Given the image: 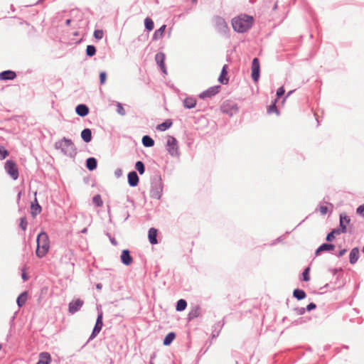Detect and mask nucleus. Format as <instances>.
Returning <instances> with one entry per match:
<instances>
[{
    "label": "nucleus",
    "instance_id": "f257e3e1",
    "mask_svg": "<svg viewBox=\"0 0 364 364\" xmlns=\"http://www.w3.org/2000/svg\"><path fill=\"white\" fill-rule=\"evenodd\" d=\"M253 21L252 16L244 14L232 18V26L237 33H245L252 26Z\"/></svg>",
    "mask_w": 364,
    "mask_h": 364
},
{
    "label": "nucleus",
    "instance_id": "f03ea898",
    "mask_svg": "<svg viewBox=\"0 0 364 364\" xmlns=\"http://www.w3.org/2000/svg\"><path fill=\"white\" fill-rule=\"evenodd\" d=\"M54 146L56 149H60L64 155L70 158H75L77 153L74 143L66 137L56 141Z\"/></svg>",
    "mask_w": 364,
    "mask_h": 364
},
{
    "label": "nucleus",
    "instance_id": "7ed1b4c3",
    "mask_svg": "<svg viewBox=\"0 0 364 364\" xmlns=\"http://www.w3.org/2000/svg\"><path fill=\"white\" fill-rule=\"evenodd\" d=\"M37 248L36 255L38 258H43L46 255L50 249V240L48 234L41 231L36 238Z\"/></svg>",
    "mask_w": 364,
    "mask_h": 364
},
{
    "label": "nucleus",
    "instance_id": "20e7f679",
    "mask_svg": "<svg viewBox=\"0 0 364 364\" xmlns=\"http://www.w3.org/2000/svg\"><path fill=\"white\" fill-rule=\"evenodd\" d=\"M163 182L160 175L154 176L151 181L150 196L159 200L162 196Z\"/></svg>",
    "mask_w": 364,
    "mask_h": 364
},
{
    "label": "nucleus",
    "instance_id": "39448f33",
    "mask_svg": "<svg viewBox=\"0 0 364 364\" xmlns=\"http://www.w3.org/2000/svg\"><path fill=\"white\" fill-rule=\"evenodd\" d=\"M4 169L13 180H16L18 178V169L15 161L7 160L4 164Z\"/></svg>",
    "mask_w": 364,
    "mask_h": 364
},
{
    "label": "nucleus",
    "instance_id": "423d86ee",
    "mask_svg": "<svg viewBox=\"0 0 364 364\" xmlns=\"http://www.w3.org/2000/svg\"><path fill=\"white\" fill-rule=\"evenodd\" d=\"M166 151L171 156H179L178 141L175 137L172 136H168Z\"/></svg>",
    "mask_w": 364,
    "mask_h": 364
},
{
    "label": "nucleus",
    "instance_id": "0eeeda50",
    "mask_svg": "<svg viewBox=\"0 0 364 364\" xmlns=\"http://www.w3.org/2000/svg\"><path fill=\"white\" fill-rule=\"evenodd\" d=\"M221 110L229 116H233L238 112V107L236 103L226 101L221 106Z\"/></svg>",
    "mask_w": 364,
    "mask_h": 364
},
{
    "label": "nucleus",
    "instance_id": "6e6552de",
    "mask_svg": "<svg viewBox=\"0 0 364 364\" xmlns=\"http://www.w3.org/2000/svg\"><path fill=\"white\" fill-rule=\"evenodd\" d=\"M215 23L216 30L219 33L225 34L229 31L228 26L225 21L222 17L216 16L215 18Z\"/></svg>",
    "mask_w": 364,
    "mask_h": 364
},
{
    "label": "nucleus",
    "instance_id": "1a4fd4ad",
    "mask_svg": "<svg viewBox=\"0 0 364 364\" xmlns=\"http://www.w3.org/2000/svg\"><path fill=\"white\" fill-rule=\"evenodd\" d=\"M220 88H221V87L220 85H215V86L210 87L208 89H207L206 90L200 93L198 97L203 100L208 98V97H212L215 96V95H217L220 92Z\"/></svg>",
    "mask_w": 364,
    "mask_h": 364
},
{
    "label": "nucleus",
    "instance_id": "9d476101",
    "mask_svg": "<svg viewBox=\"0 0 364 364\" xmlns=\"http://www.w3.org/2000/svg\"><path fill=\"white\" fill-rule=\"evenodd\" d=\"M166 55L163 52H159L155 55V60L156 64L159 66L162 73L165 75L167 74V70L165 65Z\"/></svg>",
    "mask_w": 364,
    "mask_h": 364
},
{
    "label": "nucleus",
    "instance_id": "9b49d317",
    "mask_svg": "<svg viewBox=\"0 0 364 364\" xmlns=\"http://www.w3.org/2000/svg\"><path fill=\"white\" fill-rule=\"evenodd\" d=\"M84 301L80 299H77L75 300H73L69 303V312L71 314H73L78 311L80 308L82 306Z\"/></svg>",
    "mask_w": 364,
    "mask_h": 364
},
{
    "label": "nucleus",
    "instance_id": "f8f14e48",
    "mask_svg": "<svg viewBox=\"0 0 364 364\" xmlns=\"http://www.w3.org/2000/svg\"><path fill=\"white\" fill-rule=\"evenodd\" d=\"M120 259L121 262L126 266H129L133 262V258L131 256L130 251L128 249L122 250Z\"/></svg>",
    "mask_w": 364,
    "mask_h": 364
},
{
    "label": "nucleus",
    "instance_id": "ddd939ff",
    "mask_svg": "<svg viewBox=\"0 0 364 364\" xmlns=\"http://www.w3.org/2000/svg\"><path fill=\"white\" fill-rule=\"evenodd\" d=\"M335 249V245L331 243H323L315 251V256L320 255L323 252H330Z\"/></svg>",
    "mask_w": 364,
    "mask_h": 364
},
{
    "label": "nucleus",
    "instance_id": "4468645a",
    "mask_svg": "<svg viewBox=\"0 0 364 364\" xmlns=\"http://www.w3.org/2000/svg\"><path fill=\"white\" fill-rule=\"evenodd\" d=\"M128 183L130 187H136L139 182V178L135 171H130L127 175Z\"/></svg>",
    "mask_w": 364,
    "mask_h": 364
},
{
    "label": "nucleus",
    "instance_id": "2eb2a0df",
    "mask_svg": "<svg viewBox=\"0 0 364 364\" xmlns=\"http://www.w3.org/2000/svg\"><path fill=\"white\" fill-rule=\"evenodd\" d=\"M16 77V73L11 70H6L0 73V80H13Z\"/></svg>",
    "mask_w": 364,
    "mask_h": 364
},
{
    "label": "nucleus",
    "instance_id": "dca6fc26",
    "mask_svg": "<svg viewBox=\"0 0 364 364\" xmlns=\"http://www.w3.org/2000/svg\"><path fill=\"white\" fill-rule=\"evenodd\" d=\"M75 112L80 117H84L89 114V107L85 104H80L76 106Z\"/></svg>",
    "mask_w": 364,
    "mask_h": 364
},
{
    "label": "nucleus",
    "instance_id": "f3484780",
    "mask_svg": "<svg viewBox=\"0 0 364 364\" xmlns=\"http://www.w3.org/2000/svg\"><path fill=\"white\" fill-rule=\"evenodd\" d=\"M158 230L154 228H151L148 232L149 241L151 245L158 244L157 240Z\"/></svg>",
    "mask_w": 364,
    "mask_h": 364
},
{
    "label": "nucleus",
    "instance_id": "a211bd4d",
    "mask_svg": "<svg viewBox=\"0 0 364 364\" xmlns=\"http://www.w3.org/2000/svg\"><path fill=\"white\" fill-rule=\"evenodd\" d=\"M227 68H228L227 65H223L221 73H220V75L218 77V81L222 85H227L229 82V78L227 77V75H228Z\"/></svg>",
    "mask_w": 364,
    "mask_h": 364
},
{
    "label": "nucleus",
    "instance_id": "6ab92c4d",
    "mask_svg": "<svg viewBox=\"0 0 364 364\" xmlns=\"http://www.w3.org/2000/svg\"><path fill=\"white\" fill-rule=\"evenodd\" d=\"M225 324V321H220L214 324L213 326V332H212V338H216L219 336L223 326Z\"/></svg>",
    "mask_w": 364,
    "mask_h": 364
},
{
    "label": "nucleus",
    "instance_id": "aec40b11",
    "mask_svg": "<svg viewBox=\"0 0 364 364\" xmlns=\"http://www.w3.org/2000/svg\"><path fill=\"white\" fill-rule=\"evenodd\" d=\"M51 356L48 352H42L39 354V359L36 364H50Z\"/></svg>",
    "mask_w": 364,
    "mask_h": 364
},
{
    "label": "nucleus",
    "instance_id": "412c9836",
    "mask_svg": "<svg viewBox=\"0 0 364 364\" xmlns=\"http://www.w3.org/2000/svg\"><path fill=\"white\" fill-rule=\"evenodd\" d=\"M359 258V248L355 247H353L349 255V262L351 264H354L357 262Z\"/></svg>",
    "mask_w": 364,
    "mask_h": 364
},
{
    "label": "nucleus",
    "instance_id": "4be33fe9",
    "mask_svg": "<svg viewBox=\"0 0 364 364\" xmlns=\"http://www.w3.org/2000/svg\"><path fill=\"white\" fill-rule=\"evenodd\" d=\"M31 213L33 218H35L37 215L41 213V212L42 210V208L38 204L36 198L34 199V202L31 203Z\"/></svg>",
    "mask_w": 364,
    "mask_h": 364
},
{
    "label": "nucleus",
    "instance_id": "5701e85b",
    "mask_svg": "<svg viewBox=\"0 0 364 364\" xmlns=\"http://www.w3.org/2000/svg\"><path fill=\"white\" fill-rule=\"evenodd\" d=\"M196 100L193 97H187L183 101V107L186 109H192L196 105Z\"/></svg>",
    "mask_w": 364,
    "mask_h": 364
},
{
    "label": "nucleus",
    "instance_id": "b1692460",
    "mask_svg": "<svg viewBox=\"0 0 364 364\" xmlns=\"http://www.w3.org/2000/svg\"><path fill=\"white\" fill-rule=\"evenodd\" d=\"M85 166L89 171H94L97 167V161L95 157H89L86 160Z\"/></svg>",
    "mask_w": 364,
    "mask_h": 364
},
{
    "label": "nucleus",
    "instance_id": "393cba45",
    "mask_svg": "<svg viewBox=\"0 0 364 364\" xmlns=\"http://www.w3.org/2000/svg\"><path fill=\"white\" fill-rule=\"evenodd\" d=\"M82 139L85 143H89L92 141V132L91 129L89 128L84 129L80 134Z\"/></svg>",
    "mask_w": 364,
    "mask_h": 364
},
{
    "label": "nucleus",
    "instance_id": "a878e982",
    "mask_svg": "<svg viewBox=\"0 0 364 364\" xmlns=\"http://www.w3.org/2000/svg\"><path fill=\"white\" fill-rule=\"evenodd\" d=\"M200 306H194L188 313V320L190 321H192L193 320L194 318H197L200 315Z\"/></svg>",
    "mask_w": 364,
    "mask_h": 364
},
{
    "label": "nucleus",
    "instance_id": "bb28decb",
    "mask_svg": "<svg viewBox=\"0 0 364 364\" xmlns=\"http://www.w3.org/2000/svg\"><path fill=\"white\" fill-rule=\"evenodd\" d=\"M166 25H162L159 29L156 30L152 36V41H157L161 38L166 30Z\"/></svg>",
    "mask_w": 364,
    "mask_h": 364
},
{
    "label": "nucleus",
    "instance_id": "cd10ccee",
    "mask_svg": "<svg viewBox=\"0 0 364 364\" xmlns=\"http://www.w3.org/2000/svg\"><path fill=\"white\" fill-rule=\"evenodd\" d=\"M173 124V122L171 119H166L164 122L158 124L156 126V129L160 132H164L168 129Z\"/></svg>",
    "mask_w": 364,
    "mask_h": 364
},
{
    "label": "nucleus",
    "instance_id": "c85d7f7f",
    "mask_svg": "<svg viewBox=\"0 0 364 364\" xmlns=\"http://www.w3.org/2000/svg\"><path fill=\"white\" fill-rule=\"evenodd\" d=\"M141 143L145 147H152L154 145V140L149 135L142 137Z\"/></svg>",
    "mask_w": 364,
    "mask_h": 364
},
{
    "label": "nucleus",
    "instance_id": "c756f323",
    "mask_svg": "<svg viewBox=\"0 0 364 364\" xmlns=\"http://www.w3.org/2000/svg\"><path fill=\"white\" fill-rule=\"evenodd\" d=\"M28 294L26 291L22 292L16 299V303L18 307H22L26 302Z\"/></svg>",
    "mask_w": 364,
    "mask_h": 364
},
{
    "label": "nucleus",
    "instance_id": "7c9ffc66",
    "mask_svg": "<svg viewBox=\"0 0 364 364\" xmlns=\"http://www.w3.org/2000/svg\"><path fill=\"white\" fill-rule=\"evenodd\" d=\"M176 338V333L174 332H169L164 338L163 341L164 346H168L171 345L173 341Z\"/></svg>",
    "mask_w": 364,
    "mask_h": 364
},
{
    "label": "nucleus",
    "instance_id": "2f4dec72",
    "mask_svg": "<svg viewBox=\"0 0 364 364\" xmlns=\"http://www.w3.org/2000/svg\"><path fill=\"white\" fill-rule=\"evenodd\" d=\"M293 296L297 300H302L306 298V294L303 289H296L293 291Z\"/></svg>",
    "mask_w": 364,
    "mask_h": 364
},
{
    "label": "nucleus",
    "instance_id": "473e14b6",
    "mask_svg": "<svg viewBox=\"0 0 364 364\" xmlns=\"http://www.w3.org/2000/svg\"><path fill=\"white\" fill-rule=\"evenodd\" d=\"M187 306V302L185 299H181L177 301L176 305V310L177 311H182L186 309Z\"/></svg>",
    "mask_w": 364,
    "mask_h": 364
},
{
    "label": "nucleus",
    "instance_id": "72a5a7b5",
    "mask_svg": "<svg viewBox=\"0 0 364 364\" xmlns=\"http://www.w3.org/2000/svg\"><path fill=\"white\" fill-rule=\"evenodd\" d=\"M144 26H145V30L147 32L152 31L154 27V23L153 20L149 17H146L144 19Z\"/></svg>",
    "mask_w": 364,
    "mask_h": 364
},
{
    "label": "nucleus",
    "instance_id": "f704fd0d",
    "mask_svg": "<svg viewBox=\"0 0 364 364\" xmlns=\"http://www.w3.org/2000/svg\"><path fill=\"white\" fill-rule=\"evenodd\" d=\"M350 222V218L344 213L340 214L339 227L341 228V225L346 226Z\"/></svg>",
    "mask_w": 364,
    "mask_h": 364
},
{
    "label": "nucleus",
    "instance_id": "c9c22d12",
    "mask_svg": "<svg viewBox=\"0 0 364 364\" xmlns=\"http://www.w3.org/2000/svg\"><path fill=\"white\" fill-rule=\"evenodd\" d=\"M103 326V312L101 309H98L97 317L95 326L102 328Z\"/></svg>",
    "mask_w": 364,
    "mask_h": 364
},
{
    "label": "nucleus",
    "instance_id": "e433bc0d",
    "mask_svg": "<svg viewBox=\"0 0 364 364\" xmlns=\"http://www.w3.org/2000/svg\"><path fill=\"white\" fill-rule=\"evenodd\" d=\"M96 48L95 46L93 45H88L87 46V48H86V55L88 57H92L95 55L96 53Z\"/></svg>",
    "mask_w": 364,
    "mask_h": 364
},
{
    "label": "nucleus",
    "instance_id": "4c0bfd02",
    "mask_svg": "<svg viewBox=\"0 0 364 364\" xmlns=\"http://www.w3.org/2000/svg\"><path fill=\"white\" fill-rule=\"evenodd\" d=\"M135 168L138 171L140 175L144 174L145 172L144 164L141 161H138L136 162Z\"/></svg>",
    "mask_w": 364,
    "mask_h": 364
},
{
    "label": "nucleus",
    "instance_id": "58836bf2",
    "mask_svg": "<svg viewBox=\"0 0 364 364\" xmlns=\"http://www.w3.org/2000/svg\"><path fill=\"white\" fill-rule=\"evenodd\" d=\"M331 232L336 236L338 235L341 233H346L347 232V227L341 225V228L339 227L338 228H334L331 230Z\"/></svg>",
    "mask_w": 364,
    "mask_h": 364
},
{
    "label": "nucleus",
    "instance_id": "ea45409f",
    "mask_svg": "<svg viewBox=\"0 0 364 364\" xmlns=\"http://www.w3.org/2000/svg\"><path fill=\"white\" fill-rule=\"evenodd\" d=\"M92 202L97 207H101L103 205V201L100 194H97L92 198Z\"/></svg>",
    "mask_w": 364,
    "mask_h": 364
},
{
    "label": "nucleus",
    "instance_id": "a19ab883",
    "mask_svg": "<svg viewBox=\"0 0 364 364\" xmlns=\"http://www.w3.org/2000/svg\"><path fill=\"white\" fill-rule=\"evenodd\" d=\"M116 111L119 115L124 116L126 114V111L123 107V105L121 102H116Z\"/></svg>",
    "mask_w": 364,
    "mask_h": 364
},
{
    "label": "nucleus",
    "instance_id": "79ce46f5",
    "mask_svg": "<svg viewBox=\"0 0 364 364\" xmlns=\"http://www.w3.org/2000/svg\"><path fill=\"white\" fill-rule=\"evenodd\" d=\"M252 70H260L259 60L257 58H255L252 62Z\"/></svg>",
    "mask_w": 364,
    "mask_h": 364
},
{
    "label": "nucleus",
    "instance_id": "37998d69",
    "mask_svg": "<svg viewBox=\"0 0 364 364\" xmlns=\"http://www.w3.org/2000/svg\"><path fill=\"white\" fill-rule=\"evenodd\" d=\"M27 226H28V221L26 218V217H21L20 218V224H19V227L20 228L25 231L27 228Z\"/></svg>",
    "mask_w": 364,
    "mask_h": 364
},
{
    "label": "nucleus",
    "instance_id": "c03bdc74",
    "mask_svg": "<svg viewBox=\"0 0 364 364\" xmlns=\"http://www.w3.org/2000/svg\"><path fill=\"white\" fill-rule=\"evenodd\" d=\"M267 112L269 114H271V113H273V112H276L277 114H279V111H278V109L276 106V101H274V102H272V105H270L268 108H267Z\"/></svg>",
    "mask_w": 364,
    "mask_h": 364
},
{
    "label": "nucleus",
    "instance_id": "a18cd8bd",
    "mask_svg": "<svg viewBox=\"0 0 364 364\" xmlns=\"http://www.w3.org/2000/svg\"><path fill=\"white\" fill-rule=\"evenodd\" d=\"M310 268L308 267L304 269L303 273H302V279L304 282H308L310 280V275H309Z\"/></svg>",
    "mask_w": 364,
    "mask_h": 364
},
{
    "label": "nucleus",
    "instance_id": "49530a36",
    "mask_svg": "<svg viewBox=\"0 0 364 364\" xmlns=\"http://www.w3.org/2000/svg\"><path fill=\"white\" fill-rule=\"evenodd\" d=\"M9 155V151L2 146H0V160L4 159Z\"/></svg>",
    "mask_w": 364,
    "mask_h": 364
},
{
    "label": "nucleus",
    "instance_id": "de8ad7c7",
    "mask_svg": "<svg viewBox=\"0 0 364 364\" xmlns=\"http://www.w3.org/2000/svg\"><path fill=\"white\" fill-rule=\"evenodd\" d=\"M251 76L254 82H257L260 76V70H252Z\"/></svg>",
    "mask_w": 364,
    "mask_h": 364
},
{
    "label": "nucleus",
    "instance_id": "09e8293b",
    "mask_svg": "<svg viewBox=\"0 0 364 364\" xmlns=\"http://www.w3.org/2000/svg\"><path fill=\"white\" fill-rule=\"evenodd\" d=\"M103 31L102 30H95L94 31V38L97 40H101L103 38Z\"/></svg>",
    "mask_w": 364,
    "mask_h": 364
},
{
    "label": "nucleus",
    "instance_id": "8fccbe9b",
    "mask_svg": "<svg viewBox=\"0 0 364 364\" xmlns=\"http://www.w3.org/2000/svg\"><path fill=\"white\" fill-rule=\"evenodd\" d=\"M107 79V73L105 71H102L100 73V85H104Z\"/></svg>",
    "mask_w": 364,
    "mask_h": 364
},
{
    "label": "nucleus",
    "instance_id": "3c124183",
    "mask_svg": "<svg viewBox=\"0 0 364 364\" xmlns=\"http://www.w3.org/2000/svg\"><path fill=\"white\" fill-rule=\"evenodd\" d=\"M294 311L296 313L297 315H303L306 312V308L304 307H297L295 308Z\"/></svg>",
    "mask_w": 364,
    "mask_h": 364
},
{
    "label": "nucleus",
    "instance_id": "603ef678",
    "mask_svg": "<svg viewBox=\"0 0 364 364\" xmlns=\"http://www.w3.org/2000/svg\"><path fill=\"white\" fill-rule=\"evenodd\" d=\"M335 237L336 236L331 232V231L330 232H328L326 237V240L328 242H331L332 241H333L335 240Z\"/></svg>",
    "mask_w": 364,
    "mask_h": 364
},
{
    "label": "nucleus",
    "instance_id": "864d4df0",
    "mask_svg": "<svg viewBox=\"0 0 364 364\" xmlns=\"http://www.w3.org/2000/svg\"><path fill=\"white\" fill-rule=\"evenodd\" d=\"M284 88L283 87H280L277 89L276 95L277 97H281L284 95Z\"/></svg>",
    "mask_w": 364,
    "mask_h": 364
},
{
    "label": "nucleus",
    "instance_id": "5fc2aeb1",
    "mask_svg": "<svg viewBox=\"0 0 364 364\" xmlns=\"http://www.w3.org/2000/svg\"><path fill=\"white\" fill-rule=\"evenodd\" d=\"M99 334V333L97 332V331H96L94 328L92 329V333L91 335L90 336L89 338H88V341L87 343H88L89 341H92V339H94L97 335Z\"/></svg>",
    "mask_w": 364,
    "mask_h": 364
},
{
    "label": "nucleus",
    "instance_id": "6e6d98bb",
    "mask_svg": "<svg viewBox=\"0 0 364 364\" xmlns=\"http://www.w3.org/2000/svg\"><path fill=\"white\" fill-rule=\"evenodd\" d=\"M356 212L364 218V203L358 207Z\"/></svg>",
    "mask_w": 364,
    "mask_h": 364
},
{
    "label": "nucleus",
    "instance_id": "4d7b16f0",
    "mask_svg": "<svg viewBox=\"0 0 364 364\" xmlns=\"http://www.w3.org/2000/svg\"><path fill=\"white\" fill-rule=\"evenodd\" d=\"M316 308V305L314 303L311 302L306 306V310L307 311H311L312 310H314Z\"/></svg>",
    "mask_w": 364,
    "mask_h": 364
},
{
    "label": "nucleus",
    "instance_id": "13d9d810",
    "mask_svg": "<svg viewBox=\"0 0 364 364\" xmlns=\"http://www.w3.org/2000/svg\"><path fill=\"white\" fill-rule=\"evenodd\" d=\"M319 211L322 215H326L328 211V208L325 205H320L319 206Z\"/></svg>",
    "mask_w": 364,
    "mask_h": 364
},
{
    "label": "nucleus",
    "instance_id": "bf43d9fd",
    "mask_svg": "<svg viewBox=\"0 0 364 364\" xmlns=\"http://www.w3.org/2000/svg\"><path fill=\"white\" fill-rule=\"evenodd\" d=\"M329 271L332 272L333 276H336L338 272H343L342 268H334V269H329Z\"/></svg>",
    "mask_w": 364,
    "mask_h": 364
},
{
    "label": "nucleus",
    "instance_id": "052dcab7",
    "mask_svg": "<svg viewBox=\"0 0 364 364\" xmlns=\"http://www.w3.org/2000/svg\"><path fill=\"white\" fill-rule=\"evenodd\" d=\"M107 235H108V237H109V239L110 242H111L113 245L117 246V244H118V242H117V240H116L114 237H112L109 233H107Z\"/></svg>",
    "mask_w": 364,
    "mask_h": 364
},
{
    "label": "nucleus",
    "instance_id": "680f3d73",
    "mask_svg": "<svg viewBox=\"0 0 364 364\" xmlns=\"http://www.w3.org/2000/svg\"><path fill=\"white\" fill-rule=\"evenodd\" d=\"M114 175L117 178H119L122 176V170L119 168H117L114 171Z\"/></svg>",
    "mask_w": 364,
    "mask_h": 364
},
{
    "label": "nucleus",
    "instance_id": "e2e57ef3",
    "mask_svg": "<svg viewBox=\"0 0 364 364\" xmlns=\"http://www.w3.org/2000/svg\"><path fill=\"white\" fill-rule=\"evenodd\" d=\"M346 252H347V250H346V249L341 250L338 252V254L336 255V256H337L338 257H341L343 256V255L346 253Z\"/></svg>",
    "mask_w": 364,
    "mask_h": 364
},
{
    "label": "nucleus",
    "instance_id": "0e129e2a",
    "mask_svg": "<svg viewBox=\"0 0 364 364\" xmlns=\"http://www.w3.org/2000/svg\"><path fill=\"white\" fill-rule=\"evenodd\" d=\"M21 277H22V279L23 281H26L28 279V277L27 276V274L25 272L22 273Z\"/></svg>",
    "mask_w": 364,
    "mask_h": 364
},
{
    "label": "nucleus",
    "instance_id": "69168bd1",
    "mask_svg": "<svg viewBox=\"0 0 364 364\" xmlns=\"http://www.w3.org/2000/svg\"><path fill=\"white\" fill-rule=\"evenodd\" d=\"M96 289L98 290H101L102 289V284L101 283H97L96 284Z\"/></svg>",
    "mask_w": 364,
    "mask_h": 364
},
{
    "label": "nucleus",
    "instance_id": "338daca9",
    "mask_svg": "<svg viewBox=\"0 0 364 364\" xmlns=\"http://www.w3.org/2000/svg\"><path fill=\"white\" fill-rule=\"evenodd\" d=\"M21 196V191H19L17 195V203H19Z\"/></svg>",
    "mask_w": 364,
    "mask_h": 364
},
{
    "label": "nucleus",
    "instance_id": "774afa93",
    "mask_svg": "<svg viewBox=\"0 0 364 364\" xmlns=\"http://www.w3.org/2000/svg\"><path fill=\"white\" fill-rule=\"evenodd\" d=\"M71 22H72V20H71V19H67V20L65 21V25H66V26H70V23H71Z\"/></svg>",
    "mask_w": 364,
    "mask_h": 364
}]
</instances>
